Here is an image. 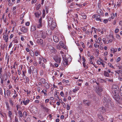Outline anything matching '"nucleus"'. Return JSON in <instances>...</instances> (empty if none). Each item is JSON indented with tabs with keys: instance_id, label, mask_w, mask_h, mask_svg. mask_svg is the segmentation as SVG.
Returning <instances> with one entry per match:
<instances>
[{
	"instance_id": "obj_38",
	"label": "nucleus",
	"mask_w": 122,
	"mask_h": 122,
	"mask_svg": "<svg viewBox=\"0 0 122 122\" xmlns=\"http://www.w3.org/2000/svg\"><path fill=\"white\" fill-rule=\"evenodd\" d=\"M30 55L32 57H33L34 56V53L33 51L30 52Z\"/></svg>"
},
{
	"instance_id": "obj_14",
	"label": "nucleus",
	"mask_w": 122,
	"mask_h": 122,
	"mask_svg": "<svg viewBox=\"0 0 122 122\" xmlns=\"http://www.w3.org/2000/svg\"><path fill=\"white\" fill-rule=\"evenodd\" d=\"M53 40L56 43L58 42L59 41V39L58 37L55 36H53Z\"/></svg>"
},
{
	"instance_id": "obj_11",
	"label": "nucleus",
	"mask_w": 122,
	"mask_h": 122,
	"mask_svg": "<svg viewBox=\"0 0 122 122\" xmlns=\"http://www.w3.org/2000/svg\"><path fill=\"white\" fill-rule=\"evenodd\" d=\"M48 25H50L51 28L52 29H53L56 26V23L54 22H52V24H48Z\"/></svg>"
},
{
	"instance_id": "obj_48",
	"label": "nucleus",
	"mask_w": 122,
	"mask_h": 122,
	"mask_svg": "<svg viewBox=\"0 0 122 122\" xmlns=\"http://www.w3.org/2000/svg\"><path fill=\"white\" fill-rule=\"evenodd\" d=\"M74 3H72L71 4V5H70V7L71 8H74Z\"/></svg>"
},
{
	"instance_id": "obj_42",
	"label": "nucleus",
	"mask_w": 122,
	"mask_h": 122,
	"mask_svg": "<svg viewBox=\"0 0 122 122\" xmlns=\"http://www.w3.org/2000/svg\"><path fill=\"white\" fill-rule=\"evenodd\" d=\"M83 82V80L81 79H79L77 81L76 83H79V82L82 83Z\"/></svg>"
},
{
	"instance_id": "obj_25",
	"label": "nucleus",
	"mask_w": 122,
	"mask_h": 122,
	"mask_svg": "<svg viewBox=\"0 0 122 122\" xmlns=\"http://www.w3.org/2000/svg\"><path fill=\"white\" fill-rule=\"evenodd\" d=\"M104 76L107 77H109V75L108 73L106 71H104Z\"/></svg>"
},
{
	"instance_id": "obj_53",
	"label": "nucleus",
	"mask_w": 122,
	"mask_h": 122,
	"mask_svg": "<svg viewBox=\"0 0 122 122\" xmlns=\"http://www.w3.org/2000/svg\"><path fill=\"white\" fill-rule=\"evenodd\" d=\"M2 67H1L0 68V76H2Z\"/></svg>"
},
{
	"instance_id": "obj_17",
	"label": "nucleus",
	"mask_w": 122,
	"mask_h": 122,
	"mask_svg": "<svg viewBox=\"0 0 122 122\" xmlns=\"http://www.w3.org/2000/svg\"><path fill=\"white\" fill-rule=\"evenodd\" d=\"M3 78L5 79L4 81H7L8 78V76L7 73H5L3 75Z\"/></svg>"
},
{
	"instance_id": "obj_8",
	"label": "nucleus",
	"mask_w": 122,
	"mask_h": 122,
	"mask_svg": "<svg viewBox=\"0 0 122 122\" xmlns=\"http://www.w3.org/2000/svg\"><path fill=\"white\" fill-rule=\"evenodd\" d=\"M98 111L100 112V113L101 114L104 113L106 112L105 110L103 107H100L98 109Z\"/></svg>"
},
{
	"instance_id": "obj_3",
	"label": "nucleus",
	"mask_w": 122,
	"mask_h": 122,
	"mask_svg": "<svg viewBox=\"0 0 122 122\" xmlns=\"http://www.w3.org/2000/svg\"><path fill=\"white\" fill-rule=\"evenodd\" d=\"M62 58L63 61L61 65L63 67H65L69 65L68 62V59L66 58V55H65L62 56Z\"/></svg>"
},
{
	"instance_id": "obj_49",
	"label": "nucleus",
	"mask_w": 122,
	"mask_h": 122,
	"mask_svg": "<svg viewBox=\"0 0 122 122\" xmlns=\"http://www.w3.org/2000/svg\"><path fill=\"white\" fill-rule=\"evenodd\" d=\"M94 46L96 48H97V47L100 48L99 45H97L96 44H94Z\"/></svg>"
},
{
	"instance_id": "obj_13",
	"label": "nucleus",
	"mask_w": 122,
	"mask_h": 122,
	"mask_svg": "<svg viewBox=\"0 0 122 122\" xmlns=\"http://www.w3.org/2000/svg\"><path fill=\"white\" fill-rule=\"evenodd\" d=\"M48 24H52V22H53L52 18L51 17H48Z\"/></svg>"
},
{
	"instance_id": "obj_44",
	"label": "nucleus",
	"mask_w": 122,
	"mask_h": 122,
	"mask_svg": "<svg viewBox=\"0 0 122 122\" xmlns=\"http://www.w3.org/2000/svg\"><path fill=\"white\" fill-rule=\"evenodd\" d=\"M83 65L84 68H85L86 69L88 68L87 66H86L85 62H83L82 63Z\"/></svg>"
},
{
	"instance_id": "obj_16",
	"label": "nucleus",
	"mask_w": 122,
	"mask_h": 122,
	"mask_svg": "<svg viewBox=\"0 0 122 122\" xmlns=\"http://www.w3.org/2000/svg\"><path fill=\"white\" fill-rule=\"evenodd\" d=\"M83 103L85 105L87 106H89L90 105L89 101L88 100H84L83 101Z\"/></svg>"
},
{
	"instance_id": "obj_39",
	"label": "nucleus",
	"mask_w": 122,
	"mask_h": 122,
	"mask_svg": "<svg viewBox=\"0 0 122 122\" xmlns=\"http://www.w3.org/2000/svg\"><path fill=\"white\" fill-rule=\"evenodd\" d=\"M98 43L99 44H100V45L99 46H100V48H101L102 47V45L103 43H102V42L99 41L98 42Z\"/></svg>"
},
{
	"instance_id": "obj_63",
	"label": "nucleus",
	"mask_w": 122,
	"mask_h": 122,
	"mask_svg": "<svg viewBox=\"0 0 122 122\" xmlns=\"http://www.w3.org/2000/svg\"><path fill=\"white\" fill-rule=\"evenodd\" d=\"M120 60H121V58H120V57H118L117 58V60L116 61L117 62H119L120 61Z\"/></svg>"
},
{
	"instance_id": "obj_56",
	"label": "nucleus",
	"mask_w": 122,
	"mask_h": 122,
	"mask_svg": "<svg viewBox=\"0 0 122 122\" xmlns=\"http://www.w3.org/2000/svg\"><path fill=\"white\" fill-rule=\"evenodd\" d=\"M67 107H66V109L67 110H70V106H69V105L68 104H67Z\"/></svg>"
},
{
	"instance_id": "obj_60",
	"label": "nucleus",
	"mask_w": 122,
	"mask_h": 122,
	"mask_svg": "<svg viewBox=\"0 0 122 122\" xmlns=\"http://www.w3.org/2000/svg\"><path fill=\"white\" fill-rule=\"evenodd\" d=\"M119 30V29L118 28H117L115 30V33H117Z\"/></svg>"
},
{
	"instance_id": "obj_45",
	"label": "nucleus",
	"mask_w": 122,
	"mask_h": 122,
	"mask_svg": "<svg viewBox=\"0 0 122 122\" xmlns=\"http://www.w3.org/2000/svg\"><path fill=\"white\" fill-rule=\"evenodd\" d=\"M17 64H16V62H15L14 64L13 65V68L14 69H15L16 68L15 67V66H17Z\"/></svg>"
},
{
	"instance_id": "obj_21",
	"label": "nucleus",
	"mask_w": 122,
	"mask_h": 122,
	"mask_svg": "<svg viewBox=\"0 0 122 122\" xmlns=\"http://www.w3.org/2000/svg\"><path fill=\"white\" fill-rule=\"evenodd\" d=\"M117 51V49L116 48H112L110 49L111 52L112 53H113L114 54H115V52Z\"/></svg>"
},
{
	"instance_id": "obj_22",
	"label": "nucleus",
	"mask_w": 122,
	"mask_h": 122,
	"mask_svg": "<svg viewBox=\"0 0 122 122\" xmlns=\"http://www.w3.org/2000/svg\"><path fill=\"white\" fill-rule=\"evenodd\" d=\"M80 88V87L78 86L76 87V88L73 90V92L74 93H76V91L78 90Z\"/></svg>"
},
{
	"instance_id": "obj_9",
	"label": "nucleus",
	"mask_w": 122,
	"mask_h": 122,
	"mask_svg": "<svg viewBox=\"0 0 122 122\" xmlns=\"http://www.w3.org/2000/svg\"><path fill=\"white\" fill-rule=\"evenodd\" d=\"M3 35V38L4 40H5L6 42H7L8 40V36L6 35V33H4Z\"/></svg>"
},
{
	"instance_id": "obj_5",
	"label": "nucleus",
	"mask_w": 122,
	"mask_h": 122,
	"mask_svg": "<svg viewBox=\"0 0 122 122\" xmlns=\"http://www.w3.org/2000/svg\"><path fill=\"white\" fill-rule=\"evenodd\" d=\"M93 18H95L96 20H99L101 22H102V21L101 19L100 15H94L92 16Z\"/></svg>"
},
{
	"instance_id": "obj_40",
	"label": "nucleus",
	"mask_w": 122,
	"mask_h": 122,
	"mask_svg": "<svg viewBox=\"0 0 122 122\" xmlns=\"http://www.w3.org/2000/svg\"><path fill=\"white\" fill-rule=\"evenodd\" d=\"M97 60V63L98 65H101V63L102 62V61H101V60Z\"/></svg>"
},
{
	"instance_id": "obj_52",
	"label": "nucleus",
	"mask_w": 122,
	"mask_h": 122,
	"mask_svg": "<svg viewBox=\"0 0 122 122\" xmlns=\"http://www.w3.org/2000/svg\"><path fill=\"white\" fill-rule=\"evenodd\" d=\"M32 69L31 68H30L28 70V72L30 74H31V73Z\"/></svg>"
},
{
	"instance_id": "obj_36",
	"label": "nucleus",
	"mask_w": 122,
	"mask_h": 122,
	"mask_svg": "<svg viewBox=\"0 0 122 122\" xmlns=\"http://www.w3.org/2000/svg\"><path fill=\"white\" fill-rule=\"evenodd\" d=\"M52 49H51V52L53 53H54L56 51V50L53 47H52Z\"/></svg>"
},
{
	"instance_id": "obj_50",
	"label": "nucleus",
	"mask_w": 122,
	"mask_h": 122,
	"mask_svg": "<svg viewBox=\"0 0 122 122\" xmlns=\"http://www.w3.org/2000/svg\"><path fill=\"white\" fill-rule=\"evenodd\" d=\"M5 16V15H4L2 17V18L3 19H4V22L5 23H6L7 21V19L6 18H4V17Z\"/></svg>"
},
{
	"instance_id": "obj_47",
	"label": "nucleus",
	"mask_w": 122,
	"mask_h": 122,
	"mask_svg": "<svg viewBox=\"0 0 122 122\" xmlns=\"http://www.w3.org/2000/svg\"><path fill=\"white\" fill-rule=\"evenodd\" d=\"M60 95L62 97H64V93L62 91H61L60 93Z\"/></svg>"
},
{
	"instance_id": "obj_28",
	"label": "nucleus",
	"mask_w": 122,
	"mask_h": 122,
	"mask_svg": "<svg viewBox=\"0 0 122 122\" xmlns=\"http://www.w3.org/2000/svg\"><path fill=\"white\" fill-rule=\"evenodd\" d=\"M55 96L59 100V101H60V100H61V99H60L59 96H58V94H59V92H55Z\"/></svg>"
},
{
	"instance_id": "obj_26",
	"label": "nucleus",
	"mask_w": 122,
	"mask_h": 122,
	"mask_svg": "<svg viewBox=\"0 0 122 122\" xmlns=\"http://www.w3.org/2000/svg\"><path fill=\"white\" fill-rule=\"evenodd\" d=\"M0 83L3 84L4 83V79L3 77L2 76H0Z\"/></svg>"
},
{
	"instance_id": "obj_58",
	"label": "nucleus",
	"mask_w": 122,
	"mask_h": 122,
	"mask_svg": "<svg viewBox=\"0 0 122 122\" xmlns=\"http://www.w3.org/2000/svg\"><path fill=\"white\" fill-rule=\"evenodd\" d=\"M16 107L17 108V110H18V108H20V105H18V104L16 105Z\"/></svg>"
},
{
	"instance_id": "obj_32",
	"label": "nucleus",
	"mask_w": 122,
	"mask_h": 122,
	"mask_svg": "<svg viewBox=\"0 0 122 122\" xmlns=\"http://www.w3.org/2000/svg\"><path fill=\"white\" fill-rule=\"evenodd\" d=\"M7 95L8 97H10V92L9 90H7Z\"/></svg>"
},
{
	"instance_id": "obj_59",
	"label": "nucleus",
	"mask_w": 122,
	"mask_h": 122,
	"mask_svg": "<svg viewBox=\"0 0 122 122\" xmlns=\"http://www.w3.org/2000/svg\"><path fill=\"white\" fill-rule=\"evenodd\" d=\"M0 94L1 95H2L3 93L2 91V88H1L0 87Z\"/></svg>"
},
{
	"instance_id": "obj_18",
	"label": "nucleus",
	"mask_w": 122,
	"mask_h": 122,
	"mask_svg": "<svg viewBox=\"0 0 122 122\" xmlns=\"http://www.w3.org/2000/svg\"><path fill=\"white\" fill-rule=\"evenodd\" d=\"M40 82L43 84H46L47 85H48V83L47 82H46L45 79L43 78H42L40 80Z\"/></svg>"
},
{
	"instance_id": "obj_23",
	"label": "nucleus",
	"mask_w": 122,
	"mask_h": 122,
	"mask_svg": "<svg viewBox=\"0 0 122 122\" xmlns=\"http://www.w3.org/2000/svg\"><path fill=\"white\" fill-rule=\"evenodd\" d=\"M41 14L40 12H37L35 13V15L36 17L38 18Z\"/></svg>"
},
{
	"instance_id": "obj_24",
	"label": "nucleus",
	"mask_w": 122,
	"mask_h": 122,
	"mask_svg": "<svg viewBox=\"0 0 122 122\" xmlns=\"http://www.w3.org/2000/svg\"><path fill=\"white\" fill-rule=\"evenodd\" d=\"M18 113L19 117H21L23 116V115L22 114V112L21 111L19 110H18Z\"/></svg>"
},
{
	"instance_id": "obj_33",
	"label": "nucleus",
	"mask_w": 122,
	"mask_h": 122,
	"mask_svg": "<svg viewBox=\"0 0 122 122\" xmlns=\"http://www.w3.org/2000/svg\"><path fill=\"white\" fill-rule=\"evenodd\" d=\"M12 115V113L11 111H9L8 112V116L10 118V119L11 118Z\"/></svg>"
},
{
	"instance_id": "obj_1",
	"label": "nucleus",
	"mask_w": 122,
	"mask_h": 122,
	"mask_svg": "<svg viewBox=\"0 0 122 122\" xmlns=\"http://www.w3.org/2000/svg\"><path fill=\"white\" fill-rule=\"evenodd\" d=\"M112 95L113 97L116 101V102L119 103L120 102V96L118 94L119 88L117 86L113 85L112 87Z\"/></svg>"
},
{
	"instance_id": "obj_30",
	"label": "nucleus",
	"mask_w": 122,
	"mask_h": 122,
	"mask_svg": "<svg viewBox=\"0 0 122 122\" xmlns=\"http://www.w3.org/2000/svg\"><path fill=\"white\" fill-rule=\"evenodd\" d=\"M6 107L7 108V110H10V108L9 106V104L7 102H5Z\"/></svg>"
},
{
	"instance_id": "obj_27",
	"label": "nucleus",
	"mask_w": 122,
	"mask_h": 122,
	"mask_svg": "<svg viewBox=\"0 0 122 122\" xmlns=\"http://www.w3.org/2000/svg\"><path fill=\"white\" fill-rule=\"evenodd\" d=\"M34 52V55H35V56H37L38 55L40 54L39 52L36 50H35Z\"/></svg>"
},
{
	"instance_id": "obj_57",
	"label": "nucleus",
	"mask_w": 122,
	"mask_h": 122,
	"mask_svg": "<svg viewBox=\"0 0 122 122\" xmlns=\"http://www.w3.org/2000/svg\"><path fill=\"white\" fill-rule=\"evenodd\" d=\"M41 83L40 82H39L38 83V85H36L37 86H38V87H39V86H42V84H41Z\"/></svg>"
},
{
	"instance_id": "obj_61",
	"label": "nucleus",
	"mask_w": 122,
	"mask_h": 122,
	"mask_svg": "<svg viewBox=\"0 0 122 122\" xmlns=\"http://www.w3.org/2000/svg\"><path fill=\"white\" fill-rule=\"evenodd\" d=\"M30 22H29L28 21L26 22V23L25 24V25L26 26H28L29 25H30Z\"/></svg>"
},
{
	"instance_id": "obj_10",
	"label": "nucleus",
	"mask_w": 122,
	"mask_h": 122,
	"mask_svg": "<svg viewBox=\"0 0 122 122\" xmlns=\"http://www.w3.org/2000/svg\"><path fill=\"white\" fill-rule=\"evenodd\" d=\"M20 30L23 33H25L27 32V29L25 26H23L21 27Z\"/></svg>"
},
{
	"instance_id": "obj_6",
	"label": "nucleus",
	"mask_w": 122,
	"mask_h": 122,
	"mask_svg": "<svg viewBox=\"0 0 122 122\" xmlns=\"http://www.w3.org/2000/svg\"><path fill=\"white\" fill-rule=\"evenodd\" d=\"M42 18H41L39 19L38 21V24H36V26L37 28L40 29L42 27Z\"/></svg>"
},
{
	"instance_id": "obj_15",
	"label": "nucleus",
	"mask_w": 122,
	"mask_h": 122,
	"mask_svg": "<svg viewBox=\"0 0 122 122\" xmlns=\"http://www.w3.org/2000/svg\"><path fill=\"white\" fill-rule=\"evenodd\" d=\"M36 27L34 25H32L30 28V30L31 31L33 32L36 30Z\"/></svg>"
},
{
	"instance_id": "obj_2",
	"label": "nucleus",
	"mask_w": 122,
	"mask_h": 122,
	"mask_svg": "<svg viewBox=\"0 0 122 122\" xmlns=\"http://www.w3.org/2000/svg\"><path fill=\"white\" fill-rule=\"evenodd\" d=\"M102 101L104 103H106L105 104L107 105H109L110 104L111 106H112L113 105L112 102L111 101V99L108 98L107 97L106 98L104 97L103 98Z\"/></svg>"
},
{
	"instance_id": "obj_62",
	"label": "nucleus",
	"mask_w": 122,
	"mask_h": 122,
	"mask_svg": "<svg viewBox=\"0 0 122 122\" xmlns=\"http://www.w3.org/2000/svg\"><path fill=\"white\" fill-rule=\"evenodd\" d=\"M118 118L121 120H122V115H120L118 116Z\"/></svg>"
},
{
	"instance_id": "obj_37",
	"label": "nucleus",
	"mask_w": 122,
	"mask_h": 122,
	"mask_svg": "<svg viewBox=\"0 0 122 122\" xmlns=\"http://www.w3.org/2000/svg\"><path fill=\"white\" fill-rule=\"evenodd\" d=\"M108 65L109 67H111L112 68H114V67L110 63H108Z\"/></svg>"
},
{
	"instance_id": "obj_31",
	"label": "nucleus",
	"mask_w": 122,
	"mask_h": 122,
	"mask_svg": "<svg viewBox=\"0 0 122 122\" xmlns=\"http://www.w3.org/2000/svg\"><path fill=\"white\" fill-rule=\"evenodd\" d=\"M41 36L43 38H45L46 37V34L45 33L42 32L41 34Z\"/></svg>"
},
{
	"instance_id": "obj_51",
	"label": "nucleus",
	"mask_w": 122,
	"mask_h": 122,
	"mask_svg": "<svg viewBox=\"0 0 122 122\" xmlns=\"http://www.w3.org/2000/svg\"><path fill=\"white\" fill-rule=\"evenodd\" d=\"M116 37L118 39H121L120 36L119 35L117 34Z\"/></svg>"
},
{
	"instance_id": "obj_41",
	"label": "nucleus",
	"mask_w": 122,
	"mask_h": 122,
	"mask_svg": "<svg viewBox=\"0 0 122 122\" xmlns=\"http://www.w3.org/2000/svg\"><path fill=\"white\" fill-rule=\"evenodd\" d=\"M100 0H99V3H98V6L99 8H101V4L100 3V2L101 1H100Z\"/></svg>"
},
{
	"instance_id": "obj_64",
	"label": "nucleus",
	"mask_w": 122,
	"mask_h": 122,
	"mask_svg": "<svg viewBox=\"0 0 122 122\" xmlns=\"http://www.w3.org/2000/svg\"><path fill=\"white\" fill-rule=\"evenodd\" d=\"M120 92L121 95L122 96V86L121 87L120 89Z\"/></svg>"
},
{
	"instance_id": "obj_29",
	"label": "nucleus",
	"mask_w": 122,
	"mask_h": 122,
	"mask_svg": "<svg viewBox=\"0 0 122 122\" xmlns=\"http://www.w3.org/2000/svg\"><path fill=\"white\" fill-rule=\"evenodd\" d=\"M98 116L99 118L101 120V121H103L104 120V118L101 114L98 115Z\"/></svg>"
},
{
	"instance_id": "obj_46",
	"label": "nucleus",
	"mask_w": 122,
	"mask_h": 122,
	"mask_svg": "<svg viewBox=\"0 0 122 122\" xmlns=\"http://www.w3.org/2000/svg\"><path fill=\"white\" fill-rule=\"evenodd\" d=\"M22 75L23 76H25V74L26 73V71L25 70H22Z\"/></svg>"
},
{
	"instance_id": "obj_7",
	"label": "nucleus",
	"mask_w": 122,
	"mask_h": 122,
	"mask_svg": "<svg viewBox=\"0 0 122 122\" xmlns=\"http://www.w3.org/2000/svg\"><path fill=\"white\" fill-rule=\"evenodd\" d=\"M53 58L55 61L56 62L58 63H60L61 60V58L60 57H58L57 56H55Z\"/></svg>"
},
{
	"instance_id": "obj_19",
	"label": "nucleus",
	"mask_w": 122,
	"mask_h": 122,
	"mask_svg": "<svg viewBox=\"0 0 122 122\" xmlns=\"http://www.w3.org/2000/svg\"><path fill=\"white\" fill-rule=\"evenodd\" d=\"M29 100L27 99L25 101H23V103L25 105H26L29 103Z\"/></svg>"
},
{
	"instance_id": "obj_54",
	"label": "nucleus",
	"mask_w": 122,
	"mask_h": 122,
	"mask_svg": "<svg viewBox=\"0 0 122 122\" xmlns=\"http://www.w3.org/2000/svg\"><path fill=\"white\" fill-rule=\"evenodd\" d=\"M21 69H22V67H21ZM21 71V70H20L19 69L18 70H17L18 74L19 75H20L21 74L20 71Z\"/></svg>"
},
{
	"instance_id": "obj_43",
	"label": "nucleus",
	"mask_w": 122,
	"mask_h": 122,
	"mask_svg": "<svg viewBox=\"0 0 122 122\" xmlns=\"http://www.w3.org/2000/svg\"><path fill=\"white\" fill-rule=\"evenodd\" d=\"M111 18L112 19H114L115 17V15L114 13H112L111 14Z\"/></svg>"
},
{
	"instance_id": "obj_4",
	"label": "nucleus",
	"mask_w": 122,
	"mask_h": 122,
	"mask_svg": "<svg viewBox=\"0 0 122 122\" xmlns=\"http://www.w3.org/2000/svg\"><path fill=\"white\" fill-rule=\"evenodd\" d=\"M103 90V88L102 86H98L96 90V92L99 95H100L101 94V92Z\"/></svg>"
},
{
	"instance_id": "obj_34",
	"label": "nucleus",
	"mask_w": 122,
	"mask_h": 122,
	"mask_svg": "<svg viewBox=\"0 0 122 122\" xmlns=\"http://www.w3.org/2000/svg\"><path fill=\"white\" fill-rule=\"evenodd\" d=\"M97 12L100 15L102 13V11L101 10L99 9L98 10Z\"/></svg>"
},
{
	"instance_id": "obj_35",
	"label": "nucleus",
	"mask_w": 122,
	"mask_h": 122,
	"mask_svg": "<svg viewBox=\"0 0 122 122\" xmlns=\"http://www.w3.org/2000/svg\"><path fill=\"white\" fill-rule=\"evenodd\" d=\"M81 16L84 19H86V15L84 13H82L81 14Z\"/></svg>"
},
{
	"instance_id": "obj_55",
	"label": "nucleus",
	"mask_w": 122,
	"mask_h": 122,
	"mask_svg": "<svg viewBox=\"0 0 122 122\" xmlns=\"http://www.w3.org/2000/svg\"><path fill=\"white\" fill-rule=\"evenodd\" d=\"M64 95V97H66L67 96L68 92L67 91L65 92Z\"/></svg>"
},
{
	"instance_id": "obj_12",
	"label": "nucleus",
	"mask_w": 122,
	"mask_h": 122,
	"mask_svg": "<svg viewBox=\"0 0 122 122\" xmlns=\"http://www.w3.org/2000/svg\"><path fill=\"white\" fill-rule=\"evenodd\" d=\"M37 43L39 45H41L43 44V40L41 39H38L37 40Z\"/></svg>"
},
{
	"instance_id": "obj_20",
	"label": "nucleus",
	"mask_w": 122,
	"mask_h": 122,
	"mask_svg": "<svg viewBox=\"0 0 122 122\" xmlns=\"http://www.w3.org/2000/svg\"><path fill=\"white\" fill-rule=\"evenodd\" d=\"M9 102L11 106L12 107L14 105V102H13V100L12 98H10L9 99Z\"/></svg>"
}]
</instances>
